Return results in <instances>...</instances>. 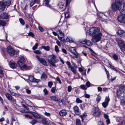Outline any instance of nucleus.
Listing matches in <instances>:
<instances>
[{
    "label": "nucleus",
    "instance_id": "412c9836",
    "mask_svg": "<svg viewBox=\"0 0 125 125\" xmlns=\"http://www.w3.org/2000/svg\"><path fill=\"white\" fill-rule=\"evenodd\" d=\"M67 113L66 111L65 110H61L59 112V114L60 116H64L67 115Z\"/></svg>",
    "mask_w": 125,
    "mask_h": 125
},
{
    "label": "nucleus",
    "instance_id": "0e129e2a",
    "mask_svg": "<svg viewBox=\"0 0 125 125\" xmlns=\"http://www.w3.org/2000/svg\"><path fill=\"white\" fill-rule=\"evenodd\" d=\"M104 118L106 119L109 118L108 115L105 114H104Z\"/></svg>",
    "mask_w": 125,
    "mask_h": 125
},
{
    "label": "nucleus",
    "instance_id": "cd10ccee",
    "mask_svg": "<svg viewBox=\"0 0 125 125\" xmlns=\"http://www.w3.org/2000/svg\"><path fill=\"white\" fill-rule=\"evenodd\" d=\"M71 71L74 73L76 74V69L73 66H72L70 68Z\"/></svg>",
    "mask_w": 125,
    "mask_h": 125
},
{
    "label": "nucleus",
    "instance_id": "6ab92c4d",
    "mask_svg": "<svg viewBox=\"0 0 125 125\" xmlns=\"http://www.w3.org/2000/svg\"><path fill=\"white\" fill-rule=\"evenodd\" d=\"M11 0H2V2L6 6H9L11 3Z\"/></svg>",
    "mask_w": 125,
    "mask_h": 125
},
{
    "label": "nucleus",
    "instance_id": "4468645a",
    "mask_svg": "<svg viewBox=\"0 0 125 125\" xmlns=\"http://www.w3.org/2000/svg\"><path fill=\"white\" fill-rule=\"evenodd\" d=\"M81 43L83 44H86L88 46H92V43L90 41L85 39L82 41Z\"/></svg>",
    "mask_w": 125,
    "mask_h": 125
},
{
    "label": "nucleus",
    "instance_id": "79ce46f5",
    "mask_svg": "<svg viewBox=\"0 0 125 125\" xmlns=\"http://www.w3.org/2000/svg\"><path fill=\"white\" fill-rule=\"evenodd\" d=\"M19 21L21 24L22 25L24 24L25 23L23 20L22 18H20L19 19Z\"/></svg>",
    "mask_w": 125,
    "mask_h": 125
},
{
    "label": "nucleus",
    "instance_id": "603ef678",
    "mask_svg": "<svg viewBox=\"0 0 125 125\" xmlns=\"http://www.w3.org/2000/svg\"><path fill=\"white\" fill-rule=\"evenodd\" d=\"M28 35L29 36H31L32 37H33L34 36V35L32 32H30L28 33Z\"/></svg>",
    "mask_w": 125,
    "mask_h": 125
},
{
    "label": "nucleus",
    "instance_id": "a878e982",
    "mask_svg": "<svg viewBox=\"0 0 125 125\" xmlns=\"http://www.w3.org/2000/svg\"><path fill=\"white\" fill-rule=\"evenodd\" d=\"M50 98L52 100L54 101H58L59 99L58 98L55 96H51Z\"/></svg>",
    "mask_w": 125,
    "mask_h": 125
},
{
    "label": "nucleus",
    "instance_id": "13d9d810",
    "mask_svg": "<svg viewBox=\"0 0 125 125\" xmlns=\"http://www.w3.org/2000/svg\"><path fill=\"white\" fill-rule=\"evenodd\" d=\"M56 80L60 84H61L62 82H61V81L60 80V78L58 77H56Z\"/></svg>",
    "mask_w": 125,
    "mask_h": 125
},
{
    "label": "nucleus",
    "instance_id": "bb28decb",
    "mask_svg": "<svg viewBox=\"0 0 125 125\" xmlns=\"http://www.w3.org/2000/svg\"><path fill=\"white\" fill-rule=\"evenodd\" d=\"M41 48L47 51H49L50 50V47L48 46H42Z\"/></svg>",
    "mask_w": 125,
    "mask_h": 125
},
{
    "label": "nucleus",
    "instance_id": "de8ad7c7",
    "mask_svg": "<svg viewBox=\"0 0 125 125\" xmlns=\"http://www.w3.org/2000/svg\"><path fill=\"white\" fill-rule=\"evenodd\" d=\"M10 100L11 101V102L13 104H15L16 102L15 99L13 98V97Z\"/></svg>",
    "mask_w": 125,
    "mask_h": 125
},
{
    "label": "nucleus",
    "instance_id": "6e6552de",
    "mask_svg": "<svg viewBox=\"0 0 125 125\" xmlns=\"http://www.w3.org/2000/svg\"><path fill=\"white\" fill-rule=\"evenodd\" d=\"M56 56L55 55L52 54L49 55L48 58V61L50 63H56V61L55 60Z\"/></svg>",
    "mask_w": 125,
    "mask_h": 125
},
{
    "label": "nucleus",
    "instance_id": "c756f323",
    "mask_svg": "<svg viewBox=\"0 0 125 125\" xmlns=\"http://www.w3.org/2000/svg\"><path fill=\"white\" fill-rule=\"evenodd\" d=\"M80 88L83 90H86L87 89V87L85 85H81L80 86Z\"/></svg>",
    "mask_w": 125,
    "mask_h": 125
},
{
    "label": "nucleus",
    "instance_id": "3c124183",
    "mask_svg": "<svg viewBox=\"0 0 125 125\" xmlns=\"http://www.w3.org/2000/svg\"><path fill=\"white\" fill-rule=\"evenodd\" d=\"M59 33V34L62 36L63 37L64 36V35L63 32L62 31L60 30H59L58 31Z\"/></svg>",
    "mask_w": 125,
    "mask_h": 125
},
{
    "label": "nucleus",
    "instance_id": "09e8293b",
    "mask_svg": "<svg viewBox=\"0 0 125 125\" xmlns=\"http://www.w3.org/2000/svg\"><path fill=\"white\" fill-rule=\"evenodd\" d=\"M110 67L111 69H112L114 70L116 72H118V71H117L115 68V67L114 66L111 65H110Z\"/></svg>",
    "mask_w": 125,
    "mask_h": 125
},
{
    "label": "nucleus",
    "instance_id": "4be33fe9",
    "mask_svg": "<svg viewBox=\"0 0 125 125\" xmlns=\"http://www.w3.org/2000/svg\"><path fill=\"white\" fill-rule=\"evenodd\" d=\"M30 113L35 118L39 119L41 117L39 115L34 112H31Z\"/></svg>",
    "mask_w": 125,
    "mask_h": 125
},
{
    "label": "nucleus",
    "instance_id": "72a5a7b5",
    "mask_svg": "<svg viewBox=\"0 0 125 125\" xmlns=\"http://www.w3.org/2000/svg\"><path fill=\"white\" fill-rule=\"evenodd\" d=\"M66 40L67 41L69 42H72L73 41L72 40V38L71 37H68L66 39Z\"/></svg>",
    "mask_w": 125,
    "mask_h": 125
},
{
    "label": "nucleus",
    "instance_id": "9b49d317",
    "mask_svg": "<svg viewBox=\"0 0 125 125\" xmlns=\"http://www.w3.org/2000/svg\"><path fill=\"white\" fill-rule=\"evenodd\" d=\"M118 44L121 50L123 51L125 50V45L123 41L121 40H119Z\"/></svg>",
    "mask_w": 125,
    "mask_h": 125
},
{
    "label": "nucleus",
    "instance_id": "052dcab7",
    "mask_svg": "<svg viewBox=\"0 0 125 125\" xmlns=\"http://www.w3.org/2000/svg\"><path fill=\"white\" fill-rule=\"evenodd\" d=\"M43 91L45 95H46L48 94L47 90L45 88L43 90Z\"/></svg>",
    "mask_w": 125,
    "mask_h": 125
},
{
    "label": "nucleus",
    "instance_id": "c85d7f7f",
    "mask_svg": "<svg viewBox=\"0 0 125 125\" xmlns=\"http://www.w3.org/2000/svg\"><path fill=\"white\" fill-rule=\"evenodd\" d=\"M112 57L115 60L117 61L118 58V56L116 54L114 53Z\"/></svg>",
    "mask_w": 125,
    "mask_h": 125
},
{
    "label": "nucleus",
    "instance_id": "58836bf2",
    "mask_svg": "<svg viewBox=\"0 0 125 125\" xmlns=\"http://www.w3.org/2000/svg\"><path fill=\"white\" fill-rule=\"evenodd\" d=\"M38 45V43H36L34 45L32 49L33 50L36 49L37 48Z\"/></svg>",
    "mask_w": 125,
    "mask_h": 125
},
{
    "label": "nucleus",
    "instance_id": "39448f33",
    "mask_svg": "<svg viewBox=\"0 0 125 125\" xmlns=\"http://www.w3.org/2000/svg\"><path fill=\"white\" fill-rule=\"evenodd\" d=\"M69 51L72 53L74 56L71 55L70 56L72 58L74 59L75 58H78L79 54L76 52V49L75 47H70L69 48Z\"/></svg>",
    "mask_w": 125,
    "mask_h": 125
},
{
    "label": "nucleus",
    "instance_id": "2f4dec72",
    "mask_svg": "<svg viewBox=\"0 0 125 125\" xmlns=\"http://www.w3.org/2000/svg\"><path fill=\"white\" fill-rule=\"evenodd\" d=\"M87 116L85 115H80V117L82 119V122H83V120L86 118Z\"/></svg>",
    "mask_w": 125,
    "mask_h": 125
},
{
    "label": "nucleus",
    "instance_id": "6e6d98bb",
    "mask_svg": "<svg viewBox=\"0 0 125 125\" xmlns=\"http://www.w3.org/2000/svg\"><path fill=\"white\" fill-rule=\"evenodd\" d=\"M76 94H79L80 93V90L78 89H76L74 90Z\"/></svg>",
    "mask_w": 125,
    "mask_h": 125
},
{
    "label": "nucleus",
    "instance_id": "bf43d9fd",
    "mask_svg": "<svg viewBox=\"0 0 125 125\" xmlns=\"http://www.w3.org/2000/svg\"><path fill=\"white\" fill-rule=\"evenodd\" d=\"M35 2L34 0L32 1L30 3V7H32L35 4Z\"/></svg>",
    "mask_w": 125,
    "mask_h": 125
},
{
    "label": "nucleus",
    "instance_id": "a211bd4d",
    "mask_svg": "<svg viewBox=\"0 0 125 125\" xmlns=\"http://www.w3.org/2000/svg\"><path fill=\"white\" fill-rule=\"evenodd\" d=\"M10 67L13 68L14 69L16 68L17 65L15 62L13 61H11L9 63Z\"/></svg>",
    "mask_w": 125,
    "mask_h": 125
},
{
    "label": "nucleus",
    "instance_id": "b1692460",
    "mask_svg": "<svg viewBox=\"0 0 125 125\" xmlns=\"http://www.w3.org/2000/svg\"><path fill=\"white\" fill-rule=\"evenodd\" d=\"M6 6L2 3L1 4H0V11L3 10H4Z\"/></svg>",
    "mask_w": 125,
    "mask_h": 125
},
{
    "label": "nucleus",
    "instance_id": "37998d69",
    "mask_svg": "<svg viewBox=\"0 0 125 125\" xmlns=\"http://www.w3.org/2000/svg\"><path fill=\"white\" fill-rule=\"evenodd\" d=\"M76 102L77 103H81L82 101L79 98H77L76 99Z\"/></svg>",
    "mask_w": 125,
    "mask_h": 125
},
{
    "label": "nucleus",
    "instance_id": "ddd939ff",
    "mask_svg": "<svg viewBox=\"0 0 125 125\" xmlns=\"http://www.w3.org/2000/svg\"><path fill=\"white\" fill-rule=\"evenodd\" d=\"M58 7L62 10V11L64 10L67 6L66 5H64L63 3L62 2H60L58 3L57 5Z\"/></svg>",
    "mask_w": 125,
    "mask_h": 125
},
{
    "label": "nucleus",
    "instance_id": "7c9ffc66",
    "mask_svg": "<svg viewBox=\"0 0 125 125\" xmlns=\"http://www.w3.org/2000/svg\"><path fill=\"white\" fill-rule=\"evenodd\" d=\"M76 125H82L81 124V122L79 119H77L76 120Z\"/></svg>",
    "mask_w": 125,
    "mask_h": 125
},
{
    "label": "nucleus",
    "instance_id": "49530a36",
    "mask_svg": "<svg viewBox=\"0 0 125 125\" xmlns=\"http://www.w3.org/2000/svg\"><path fill=\"white\" fill-rule=\"evenodd\" d=\"M65 16V18H67L69 17V12H67L64 13Z\"/></svg>",
    "mask_w": 125,
    "mask_h": 125
},
{
    "label": "nucleus",
    "instance_id": "f704fd0d",
    "mask_svg": "<svg viewBox=\"0 0 125 125\" xmlns=\"http://www.w3.org/2000/svg\"><path fill=\"white\" fill-rule=\"evenodd\" d=\"M83 107V108H81L82 110L86 109L87 108V105L86 104H84L81 105V107Z\"/></svg>",
    "mask_w": 125,
    "mask_h": 125
},
{
    "label": "nucleus",
    "instance_id": "69168bd1",
    "mask_svg": "<svg viewBox=\"0 0 125 125\" xmlns=\"http://www.w3.org/2000/svg\"><path fill=\"white\" fill-rule=\"evenodd\" d=\"M44 115L48 116H50V114L49 113H47L45 112L44 113Z\"/></svg>",
    "mask_w": 125,
    "mask_h": 125
},
{
    "label": "nucleus",
    "instance_id": "864d4df0",
    "mask_svg": "<svg viewBox=\"0 0 125 125\" xmlns=\"http://www.w3.org/2000/svg\"><path fill=\"white\" fill-rule=\"evenodd\" d=\"M72 90V87L71 86H69L68 87V92H70Z\"/></svg>",
    "mask_w": 125,
    "mask_h": 125
},
{
    "label": "nucleus",
    "instance_id": "8fccbe9b",
    "mask_svg": "<svg viewBox=\"0 0 125 125\" xmlns=\"http://www.w3.org/2000/svg\"><path fill=\"white\" fill-rule=\"evenodd\" d=\"M71 62L72 64L73 65L75 69H77L78 68V66L74 62L72 61H71Z\"/></svg>",
    "mask_w": 125,
    "mask_h": 125
},
{
    "label": "nucleus",
    "instance_id": "774afa93",
    "mask_svg": "<svg viewBox=\"0 0 125 125\" xmlns=\"http://www.w3.org/2000/svg\"><path fill=\"white\" fill-rule=\"evenodd\" d=\"M90 50L91 51V54L93 55H94V54H95V53L92 50L90 49Z\"/></svg>",
    "mask_w": 125,
    "mask_h": 125
},
{
    "label": "nucleus",
    "instance_id": "e2e57ef3",
    "mask_svg": "<svg viewBox=\"0 0 125 125\" xmlns=\"http://www.w3.org/2000/svg\"><path fill=\"white\" fill-rule=\"evenodd\" d=\"M56 89V87H53L51 90V91L53 93H54L55 92V90Z\"/></svg>",
    "mask_w": 125,
    "mask_h": 125
},
{
    "label": "nucleus",
    "instance_id": "a19ab883",
    "mask_svg": "<svg viewBox=\"0 0 125 125\" xmlns=\"http://www.w3.org/2000/svg\"><path fill=\"white\" fill-rule=\"evenodd\" d=\"M34 52L36 54H41L42 53L39 50H37L34 51Z\"/></svg>",
    "mask_w": 125,
    "mask_h": 125
},
{
    "label": "nucleus",
    "instance_id": "e433bc0d",
    "mask_svg": "<svg viewBox=\"0 0 125 125\" xmlns=\"http://www.w3.org/2000/svg\"><path fill=\"white\" fill-rule=\"evenodd\" d=\"M4 76V73L1 69H0V78H1Z\"/></svg>",
    "mask_w": 125,
    "mask_h": 125
},
{
    "label": "nucleus",
    "instance_id": "20e7f679",
    "mask_svg": "<svg viewBox=\"0 0 125 125\" xmlns=\"http://www.w3.org/2000/svg\"><path fill=\"white\" fill-rule=\"evenodd\" d=\"M125 93V85L121 84L119 86L116 91V95L118 97H120L123 93Z\"/></svg>",
    "mask_w": 125,
    "mask_h": 125
},
{
    "label": "nucleus",
    "instance_id": "9d476101",
    "mask_svg": "<svg viewBox=\"0 0 125 125\" xmlns=\"http://www.w3.org/2000/svg\"><path fill=\"white\" fill-rule=\"evenodd\" d=\"M118 21L121 23H125V14L119 15L118 17Z\"/></svg>",
    "mask_w": 125,
    "mask_h": 125
},
{
    "label": "nucleus",
    "instance_id": "423d86ee",
    "mask_svg": "<svg viewBox=\"0 0 125 125\" xmlns=\"http://www.w3.org/2000/svg\"><path fill=\"white\" fill-rule=\"evenodd\" d=\"M92 112L93 115L96 117H99L101 115L100 111L98 107L93 108Z\"/></svg>",
    "mask_w": 125,
    "mask_h": 125
},
{
    "label": "nucleus",
    "instance_id": "2eb2a0df",
    "mask_svg": "<svg viewBox=\"0 0 125 125\" xmlns=\"http://www.w3.org/2000/svg\"><path fill=\"white\" fill-rule=\"evenodd\" d=\"M28 80L29 82H35L37 83L38 82V80L36 79L32 75L29 76Z\"/></svg>",
    "mask_w": 125,
    "mask_h": 125
},
{
    "label": "nucleus",
    "instance_id": "f257e3e1",
    "mask_svg": "<svg viewBox=\"0 0 125 125\" xmlns=\"http://www.w3.org/2000/svg\"><path fill=\"white\" fill-rule=\"evenodd\" d=\"M89 34L90 36H93L91 40L94 43L99 41L101 39L102 36L99 29L97 27L91 28L89 30Z\"/></svg>",
    "mask_w": 125,
    "mask_h": 125
},
{
    "label": "nucleus",
    "instance_id": "c03bdc74",
    "mask_svg": "<svg viewBox=\"0 0 125 125\" xmlns=\"http://www.w3.org/2000/svg\"><path fill=\"white\" fill-rule=\"evenodd\" d=\"M101 99V97L99 95H98L96 98V101L97 103H98L100 101Z\"/></svg>",
    "mask_w": 125,
    "mask_h": 125
},
{
    "label": "nucleus",
    "instance_id": "680f3d73",
    "mask_svg": "<svg viewBox=\"0 0 125 125\" xmlns=\"http://www.w3.org/2000/svg\"><path fill=\"white\" fill-rule=\"evenodd\" d=\"M38 29L41 32H43L44 31V30L43 28L40 26H39L38 27Z\"/></svg>",
    "mask_w": 125,
    "mask_h": 125
},
{
    "label": "nucleus",
    "instance_id": "f3484780",
    "mask_svg": "<svg viewBox=\"0 0 125 125\" xmlns=\"http://www.w3.org/2000/svg\"><path fill=\"white\" fill-rule=\"evenodd\" d=\"M74 112L77 115H79L80 114V111L79 110L78 107L77 106H74L73 107Z\"/></svg>",
    "mask_w": 125,
    "mask_h": 125
},
{
    "label": "nucleus",
    "instance_id": "ea45409f",
    "mask_svg": "<svg viewBox=\"0 0 125 125\" xmlns=\"http://www.w3.org/2000/svg\"><path fill=\"white\" fill-rule=\"evenodd\" d=\"M53 84V83L51 82H49L48 83V86L50 88H51Z\"/></svg>",
    "mask_w": 125,
    "mask_h": 125
},
{
    "label": "nucleus",
    "instance_id": "7ed1b4c3",
    "mask_svg": "<svg viewBox=\"0 0 125 125\" xmlns=\"http://www.w3.org/2000/svg\"><path fill=\"white\" fill-rule=\"evenodd\" d=\"M19 58V60L17 62V63L22 70H26L30 69V66H28L24 64L25 59L23 56H20Z\"/></svg>",
    "mask_w": 125,
    "mask_h": 125
},
{
    "label": "nucleus",
    "instance_id": "393cba45",
    "mask_svg": "<svg viewBox=\"0 0 125 125\" xmlns=\"http://www.w3.org/2000/svg\"><path fill=\"white\" fill-rule=\"evenodd\" d=\"M5 95L8 100H11L12 97L11 95L8 93H6Z\"/></svg>",
    "mask_w": 125,
    "mask_h": 125
},
{
    "label": "nucleus",
    "instance_id": "4c0bfd02",
    "mask_svg": "<svg viewBox=\"0 0 125 125\" xmlns=\"http://www.w3.org/2000/svg\"><path fill=\"white\" fill-rule=\"evenodd\" d=\"M42 121L43 124H47L48 122L46 121L45 118H42Z\"/></svg>",
    "mask_w": 125,
    "mask_h": 125
},
{
    "label": "nucleus",
    "instance_id": "f03ea898",
    "mask_svg": "<svg viewBox=\"0 0 125 125\" xmlns=\"http://www.w3.org/2000/svg\"><path fill=\"white\" fill-rule=\"evenodd\" d=\"M122 4V0H115V2L112 3L111 7L112 10L116 11L117 10H120L123 6V10L125 12V0Z\"/></svg>",
    "mask_w": 125,
    "mask_h": 125
},
{
    "label": "nucleus",
    "instance_id": "5701e85b",
    "mask_svg": "<svg viewBox=\"0 0 125 125\" xmlns=\"http://www.w3.org/2000/svg\"><path fill=\"white\" fill-rule=\"evenodd\" d=\"M47 77L46 74L44 73H42V74L41 77V80L43 81H45L46 80Z\"/></svg>",
    "mask_w": 125,
    "mask_h": 125
},
{
    "label": "nucleus",
    "instance_id": "0eeeda50",
    "mask_svg": "<svg viewBox=\"0 0 125 125\" xmlns=\"http://www.w3.org/2000/svg\"><path fill=\"white\" fill-rule=\"evenodd\" d=\"M6 50L8 53L10 55L13 56L15 54V50L10 46H9L7 47Z\"/></svg>",
    "mask_w": 125,
    "mask_h": 125
},
{
    "label": "nucleus",
    "instance_id": "f8f14e48",
    "mask_svg": "<svg viewBox=\"0 0 125 125\" xmlns=\"http://www.w3.org/2000/svg\"><path fill=\"white\" fill-rule=\"evenodd\" d=\"M110 101V99L109 96H106L105 100V101L102 103L103 107L105 108L108 106V103Z\"/></svg>",
    "mask_w": 125,
    "mask_h": 125
},
{
    "label": "nucleus",
    "instance_id": "dca6fc26",
    "mask_svg": "<svg viewBox=\"0 0 125 125\" xmlns=\"http://www.w3.org/2000/svg\"><path fill=\"white\" fill-rule=\"evenodd\" d=\"M117 33L121 37L125 38V32L123 30H118V31Z\"/></svg>",
    "mask_w": 125,
    "mask_h": 125
},
{
    "label": "nucleus",
    "instance_id": "338daca9",
    "mask_svg": "<svg viewBox=\"0 0 125 125\" xmlns=\"http://www.w3.org/2000/svg\"><path fill=\"white\" fill-rule=\"evenodd\" d=\"M66 0V6H67L70 3V1L69 0Z\"/></svg>",
    "mask_w": 125,
    "mask_h": 125
},
{
    "label": "nucleus",
    "instance_id": "4d7b16f0",
    "mask_svg": "<svg viewBox=\"0 0 125 125\" xmlns=\"http://www.w3.org/2000/svg\"><path fill=\"white\" fill-rule=\"evenodd\" d=\"M90 83L89 81H87L86 83V85L87 87H89L91 86Z\"/></svg>",
    "mask_w": 125,
    "mask_h": 125
},
{
    "label": "nucleus",
    "instance_id": "a18cd8bd",
    "mask_svg": "<svg viewBox=\"0 0 125 125\" xmlns=\"http://www.w3.org/2000/svg\"><path fill=\"white\" fill-rule=\"evenodd\" d=\"M66 63L68 65V68H69L72 66L71 65L70 62H69L67 61Z\"/></svg>",
    "mask_w": 125,
    "mask_h": 125
},
{
    "label": "nucleus",
    "instance_id": "aec40b11",
    "mask_svg": "<svg viewBox=\"0 0 125 125\" xmlns=\"http://www.w3.org/2000/svg\"><path fill=\"white\" fill-rule=\"evenodd\" d=\"M9 16V15L8 13L4 12L1 14L0 17H1L2 19H5L8 18Z\"/></svg>",
    "mask_w": 125,
    "mask_h": 125
},
{
    "label": "nucleus",
    "instance_id": "473e14b6",
    "mask_svg": "<svg viewBox=\"0 0 125 125\" xmlns=\"http://www.w3.org/2000/svg\"><path fill=\"white\" fill-rule=\"evenodd\" d=\"M50 0H43V2L45 4V6H48Z\"/></svg>",
    "mask_w": 125,
    "mask_h": 125
},
{
    "label": "nucleus",
    "instance_id": "1a4fd4ad",
    "mask_svg": "<svg viewBox=\"0 0 125 125\" xmlns=\"http://www.w3.org/2000/svg\"><path fill=\"white\" fill-rule=\"evenodd\" d=\"M35 57L40 63L45 66H47V62L44 59L42 58H40L38 55H36Z\"/></svg>",
    "mask_w": 125,
    "mask_h": 125
},
{
    "label": "nucleus",
    "instance_id": "5fc2aeb1",
    "mask_svg": "<svg viewBox=\"0 0 125 125\" xmlns=\"http://www.w3.org/2000/svg\"><path fill=\"white\" fill-rule=\"evenodd\" d=\"M55 51L56 52H59V51L58 47L57 45L55 46Z\"/></svg>",
    "mask_w": 125,
    "mask_h": 125
},
{
    "label": "nucleus",
    "instance_id": "c9c22d12",
    "mask_svg": "<svg viewBox=\"0 0 125 125\" xmlns=\"http://www.w3.org/2000/svg\"><path fill=\"white\" fill-rule=\"evenodd\" d=\"M37 122V120L34 119H33L30 123L32 125H34Z\"/></svg>",
    "mask_w": 125,
    "mask_h": 125
}]
</instances>
